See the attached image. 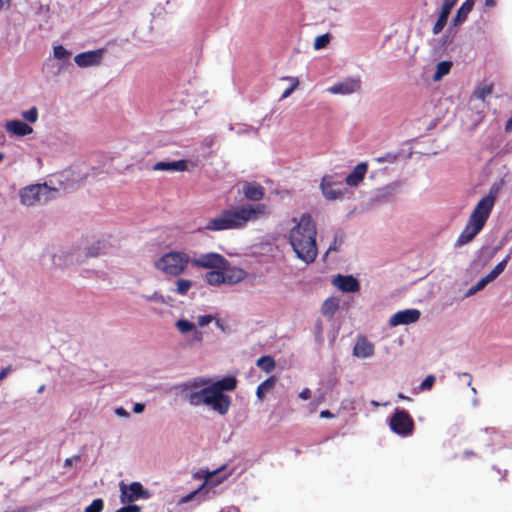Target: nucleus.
<instances>
[{
  "label": "nucleus",
  "instance_id": "12",
  "mask_svg": "<svg viewBox=\"0 0 512 512\" xmlns=\"http://www.w3.org/2000/svg\"><path fill=\"white\" fill-rule=\"evenodd\" d=\"M361 89V80L360 78H347L341 82L335 83L331 87H329L328 91L331 94H352L354 92H358Z\"/></svg>",
  "mask_w": 512,
  "mask_h": 512
},
{
  "label": "nucleus",
  "instance_id": "10",
  "mask_svg": "<svg viewBox=\"0 0 512 512\" xmlns=\"http://www.w3.org/2000/svg\"><path fill=\"white\" fill-rule=\"evenodd\" d=\"M191 264L197 268L220 269L227 264V259L219 253L209 252L199 257L192 258Z\"/></svg>",
  "mask_w": 512,
  "mask_h": 512
},
{
  "label": "nucleus",
  "instance_id": "3",
  "mask_svg": "<svg viewBox=\"0 0 512 512\" xmlns=\"http://www.w3.org/2000/svg\"><path fill=\"white\" fill-rule=\"evenodd\" d=\"M267 213L268 206L264 203L246 204L233 209H224L217 217L210 219L204 229L214 232L241 229L248 222L256 221Z\"/></svg>",
  "mask_w": 512,
  "mask_h": 512
},
{
  "label": "nucleus",
  "instance_id": "30",
  "mask_svg": "<svg viewBox=\"0 0 512 512\" xmlns=\"http://www.w3.org/2000/svg\"><path fill=\"white\" fill-rule=\"evenodd\" d=\"M175 284H176V288L174 291H175V293H177L179 295H186L187 292L193 286V282L191 280L183 279V278L177 279Z\"/></svg>",
  "mask_w": 512,
  "mask_h": 512
},
{
  "label": "nucleus",
  "instance_id": "44",
  "mask_svg": "<svg viewBox=\"0 0 512 512\" xmlns=\"http://www.w3.org/2000/svg\"><path fill=\"white\" fill-rule=\"evenodd\" d=\"M456 2L457 0H443L441 8L451 11L452 8L455 6Z\"/></svg>",
  "mask_w": 512,
  "mask_h": 512
},
{
  "label": "nucleus",
  "instance_id": "60",
  "mask_svg": "<svg viewBox=\"0 0 512 512\" xmlns=\"http://www.w3.org/2000/svg\"><path fill=\"white\" fill-rule=\"evenodd\" d=\"M478 292V289H476V286H472L469 291H468V295H472L474 293Z\"/></svg>",
  "mask_w": 512,
  "mask_h": 512
},
{
  "label": "nucleus",
  "instance_id": "51",
  "mask_svg": "<svg viewBox=\"0 0 512 512\" xmlns=\"http://www.w3.org/2000/svg\"><path fill=\"white\" fill-rule=\"evenodd\" d=\"M144 408H145L144 404H142V403H136V404L134 405V407H133V411H134L135 413H141V412H143V411H144Z\"/></svg>",
  "mask_w": 512,
  "mask_h": 512
},
{
  "label": "nucleus",
  "instance_id": "17",
  "mask_svg": "<svg viewBox=\"0 0 512 512\" xmlns=\"http://www.w3.org/2000/svg\"><path fill=\"white\" fill-rule=\"evenodd\" d=\"M368 165L365 162L359 163L354 169L346 176L345 182L348 186L355 187L364 179L367 173Z\"/></svg>",
  "mask_w": 512,
  "mask_h": 512
},
{
  "label": "nucleus",
  "instance_id": "5",
  "mask_svg": "<svg viewBox=\"0 0 512 512\" xmlns=\"http://www.w3.org/2000/svg\"><path fill=\"white\" fill-rule=\"evenodd\" d=\"M191 258L188 254L179 251H170L155 261L154 266L165 275L177 277L184 273Z\"/></svg>",
  "mask_w": 512,
  "mask_h": 512
},
{
  "label": "nucleus",
  "instance_id": "27",
  "mask_svg": "<svg viewBox=\"0 0 512 512\" xmlns=\"http://www.w3.org/2000/svg\"><path fill=\"white\" fill-rule=\"evenodd\" d=\"M256 365L265 373H271L276 367V362L273 357L265 355L256 361Z\"/></svg>",
  "mask_w": 512,
  "mask_h": 512
},
{
  "label": "nucleus",
  "instance_id": "11",
  "mask_svg": "<svg viewBox=\"0 0 512 512\" xmlns=\"http://www.w3.org/2000/svg\"><path fill=\"white\" fill-rule=\"evenodd\" d=\"M421 312L418 309H405L393 314L389 320L391 326L407 325L417 322Z\"/></svg>",
  "mask_w": 512,
  "mask_h": 512
},
{
  "label": "nucleus",
  "instance_id": "36",
  "mask_svg": "<svg viewBox=\"0 0 512 512\" xmlns=\"http://www.w3.org/2000/svg\"><path fill=\"white\" fill-rule=\"evenodd\" d=\"M329 42H330V35L328 33L319 35L316 37V39L314 41V48L316 50L323 49L329 44Z\"/></svg>",
  "mask_w": 512,
  "mask_h": 512
},
{
  "label": "nucleus",
  "instance_id": "53",
  "mask_svg": "<svg viewBox=\"0 0 512 512\" xmlns=\"http://www.w3.org/2000/svg\"><path fill=\"white\" fill-rule=\"evenodd\" d=\"M505 132L506 133L512 132V116L508 119V121L505 124Z\"/></svg>",
  "mask_w": 512,
  "mask_h": 512
},
{
  "label": "nucleus",
  "instance_id": "61",
  "mask_svg": "<svg viewBox=\"0 0 512 512\" xmlns=\"http://www.w3.org/2000/svg\"><path fill=\"white\" fill-rule=\"evenodd\" d=\"M195 338L198 340V341H201L202 339V333L200 331H195Z\"/></svg>",
  "mask_w": 512,
  "mask_h": 512
},
{
  "label": "nucleus",
  "instance_id": "8",
  "mask_svg": "<svg viewBox=\"0 0 512 512\" xmlns=\"http://www.w3.org/2000/svg\"><path fill=\"white\" fill-rule=\"evenodd\" d=\"M320 189L323 196L329 201L343 198L346 192L342 180L338 179L336 175L323 176L320 183Z\"/></svg>",
  "mask_w": 512,
  "mask_h": 512
},
{
  "label": "nucleus",
  "instance_id": "19",
  "mask_svg": "<svg viewBox=\"0 0 512 512\" xmlns=\"http://www.w3.org/2000/svg\"><path fill=\"white\" fill-rule=\"evenodd\" d=\"M353 354L359 358H368L374 354V345L366 337H358Z\"/></svg>",
  "mask_w": 512,
  "mask_h": 512
},
{
  "label": "nucleus",
  "instance_id": "2",
  "mask_svg": "<svg viewBox=\"0 0 512 512\" xmlns=\"http://www.w3.org/2000/svg\"><path fill=\"white\" fill-rule=\"evenodd\" d=\"M209 380L196 378L180 385L185 400L192 406L207 405L220 415L228 413L231 398L214 390L209 385Z\"/></svg>",
  "mask_w": 512,
  "mask_h": 512
},
{
  "label": "nucleus",
  "instance_id": "52",
  "mask_svg": "<svg viewBox=\"0 0 512 512\" xmlns=\"http://www.w3.org/2000/svg\"><path fill=\"white\" fill-rule=\"evenodd\" d=\"M320 417L321 418H333L334 414L331 413L329 410H323L320 412Z\"/></svg>",
  "mask_w": 512,
  "mask_h": 512
},
{
  "label": "nucleus",
  "instance_id": "21",
  "mask_svg": "<svg viewBox=\"0 0 512 512\" xmlns=\"http://www.w3.org/2000/svg\"><path fill=\"white\" fill-rule=\"evenodd\" d=\"M243 193L251 201H260L264 197V188L259 184L246 183L243 186Z\"/></svg>",
  "mask_w": 512,
  "mask_h": 512
},
{
  "label": "nucleus",
  "instance_id": "58",
  "mask_svg": "<svg viewBox=\"0 0 512 512\" xmlns=\"http://www.w3.org/2000/svg\"><path fill=\"white\" fill-rule=\"evenodd\" d=\"M398 398L401 399V400L411 401V398L408 397V396H405L403 393H399L398 394Z\"/></svg>",
  "mask_w": 512,
  "mask_h": 512
},
{
  "label": "nucleus",
  "instance_id": "39",
  "mask_svg": "<svg viewBox=\"0 0 512 512\" xmlns=\"http://www.w3.org/2000/svg\"><path fill=\"white\" fill-rule=\"evenodd\" d=\"M436 381V378L435 376L433 375H428L424 380L423 382L420 384V389L422 391H426V390H429L432 388V386L434 385Z\"/></svg>",
  "mask_w": 512,
  "mask_h": 512
},
{
  "label": "nucleus",
  "instance_id": "48",
  "mask_svg": "<svg viewBox=\"0 0 512 512\" xmlns=\"http://www.w3.org/2000/svg\"><path fill=\"white\" fill-rule=\"evenodd\" d=\"M487 284H489V282L486 280L485 277L481 278L476 284V289H478V291L482 290Z\"/></svg>",
  "mask_w": 512,
  "mask_h": 512
},
{
  "label": "nucleus",
  "instance_id": "18",
  "mask_svg": "<svg viewBox=\"0 0 512 512\" xmlns=\"http://www.w3.org/2000/svg\"><path fill=\"white\" fill-rule=\"evenodd\" d=\"M5 129L7 132L18 136H26L33 132V128L20 120H10L5 123Z\"/></svg>",
  "mask_w": 512,
  "mask_h": 512
},
{
  "label": "nucleus",
  "instance_id": "40",
  "mask_svg": "<svg viewBox=\"0 0 512 512\" xmlns=\"http://www.w3.org/2000/svg\"><path fill=\"white\" fill-rule=\"evenodd\" d=\"M103 244L98 241L95 246L88 249L87 255L90 257L99 256L102 253Z\"/></svg>",
  "mask_w": 512,
  "mask_h": 512
},
{
  "label": "nucleus",
  "instance_id": "63",
  "mask_svg": "<svg viewBox=\"0 0 512 512\" xmlns=\"http://www.w3.org/2000/svg\"><path fill=\"white\" fill-rule=\"evenodd\" d=\"M4 159V155L0 152V162Z\"/></svg>",
  "mask_w": 512,
  "mask_h": 512
},
{
  "label": "nucleus",
  "instance_id": "42",
  "mask_svg": "<svg viewBox=\"0 0 512 512\" xmlns=\"http://www.w3.org/2000/svg\"><path fill=\"white\" fill-rule=\"evenodd\" d=\"M144 298L150 302H164L163 296L158 292H154L152 295L144 296Z\"/></svg>",
  "mask_w": 512,
  "mask_h": 512
},
{
  "label": "nucleus",
  "instance_id": "46",
  "mask_svg": "<svg viewBox=\"0 0 512 512\" xmlns=\"http://www.w3.org/2000/svg\"><path fill=\"white\" fill-rule=\"evenodd\" d=\"M500 274L493 268L486 276V280L490 283L494 281Z\"/></svg>",
  "mask_w": 512,
  "mask_h": 512
},
{
  "label": "nucleus",
  "instance_id": "41",
  "mask_svg": "<svg viewBox=\"0 0 512 512\" xmlns=\"http://www.w3.org/2000/svg\"><path fill=\"white\" fill-rule=\"evenodd\" d=\"M510 258H511V253H509V254H508V255H507V256H506V257H505L501 262H499V263L494 267V269H495L499 274H501V273L505 270V268H506V266H507V264H508V262H509Z\"/></svg>",
  "mask_w": 512,
  "mask_h": 512
},
{
  "label": "nucleus",
  "instance_id": "23",
  "mask_svg": "<svg viewBox=\"0 0 512 512\" xmlns=\"http://www.w3.org/2000/svg\"><path fill=\"white\" fill-rule=\"evenodd\" d=\"M209 386L220 393H224V391H233L237 386V380L234 377H224Z\"/></svg>",
  "mask_w": 512,
  "mask_h": 512
},
{
  "label": "nucleus",
  "instance_id": "7",
  "mask_svg": "<svg viewBox=\"0 0 512 512\" xmlns=\"http://www.w3.org/2000/svg\"><path fill=\"white\" fill-rule=\"evenodd\" d=\"M389 426L394 433L402 437L412 435L415 429L411 415L406 410L399 408H396L390 417Z\"/></svg>",
  "mask_w": 512,
  "mask_h": 512
},
{
  "label": "nucleus",
  "instance_id": "37",
  "mask_svg": "<svg viewBox=\"0 0 512 512\" xmlns=\"http://www.w3.org/2000/svg\"><path fill=\"white\" fill-rule=\"evenodd\" d=\"M22 117L30 123H35L38 120L37 108L34 106L30 108L28 111H23Z\"/></svg>",
  "mask_w": 512,
  "mask_h": 512
},
{
  "label": "nucleus",
  "instance_id": "1",
  "mask_svg": "<svg viewBox=\"0 0 512 512\" xmlns=\"http://www.w3.org/2000/svg\"><path fill=\"white\" fill-rule=\"evenodd\" d=\"M292 222L294 225L289 231V243L298 259L311 264L318 255L316 223L309 213L292 218Z\"/></svg>",
  "mask_w": 512,
  "mask_h": 512
},
{
  "label": "nucleus",
  "instance_id": "45",
  "mask_svg": "<svg viewBox=\"0 0 512 512\" xmlns=\"http://www.w3.org/2000/svg\"><path fill=\"white\" fill-rule=\"evenodd\" d=\"M500 274L493 268L486 276V280L490 283L494 281Z\"/></svg>",
  "mask_w": 512,
  "mask_h": 512
},
{
  "label": "nucleus",
  "instance_id": "9",
  "mask_svg": "<svg viewBox=\"0 0 512 512\" xmlns=\"http://www.w3.org/2000/svg\"><path fill=\"white\" fill-rule=\"evenodd\" d=\"M120 501L122 504L133 503L139 499H148L151 494L144 489L140 482H132L125 484L123 481L119 483Z\"/></svg>",
  "mask_w": 512,
  "mask_h": 512
},
{
  "label": "nucleus",
  "instance_id": "33",
  "mask_svg": "<svg viewBox=\"0 0 512 512\" xmlns=\"http://www.w3.org/2000/svg\"><path fill=\"white\" fill-rule=\"evenodd\" d=\"M176 327L181 333H187L195 329L194 323L186 320L180 319L176 322Z\"/></svg>",
  "mask_w": 512,
  "mask_h": 512
},
{
  "label": "nucleus",
  "instance_id": "64",
  "mask_svg": "<svg viewBox=\"0 0 512 512\" xmlns=\"http://www.w3.org/2000/svg\"><path fill=\"white\" fill-rule=\"evenodd\" d=\"M44 390V386H41L39 389H38V392H42Z\"/></svg>",
  "mask_w": 512,
  "mask_h": 512
},
{
  "label": "nucleus",
  "instance_id": "14",
  "mask_svg": "<svg viewBox=\"0 0 512 512\" xmlns=\"http://www.w3.org/2000/svg\"><path fill=\"white\" fill-rule=\"evenodd\" d=\"M332 283L339 290L346 293L358 292L360 289V284L358 280L352 275L339 274L333 279Z\"/></svg>",
  "mask_w": 512,
  "mask_h": 512
},
{
  "label": "nucleus",
  "instance_id": "55",
  "mask_svg": "<svg viewBox=\"0 0 512 512\" xmlns=\"http://www.w3.org/2000/svg\"><path fill=\"white\" fill-rule=\"evenodd\" d=\"M116 414L119 416H128L127 411L122 407L116 409Z\"/></svg>",
  "mask_w": 512,
  "mask_h": 512
},
{
  "label": "nucleus",
  "instance_id": "38",
  "mask_svg": "<svg viewBox=\"0 0 512 512\" xmlns=\"http://www.w3.org/2000/svg\"><path fill=\"white\" fill-rule=\"evenodd\" d=\"M104 508L103 500L98 498L94 499L92 503L85 508V512H101Z\"/></svg>",
  "mask_w": 512,
  "mask_h": 512
},
{
  "label": "nucleus",
  "instance_id": "43",
  "mask_svg": "<svg viewBox=\"0 0 512 512\" xmlns=\"http://www.w3.org/2000/svg\"><path fill=\"white\" fill-rule=\"evenodd\" d=\"M212 321L211 315H203L199 317L198 324L199 326L203 327L208 325Z\"/></svg>",
  "mask_w": 512,
  "mask_h": 512
},
{
  "label": "nucleus",
  "instance_id": "28",
  "mask_svg": "<svg viewBox=\"0 0 512 512\" xmlns=\"http://www.w3.org/2000/svg\"><path fill=\"white\" fill-rule=\"evenodd\" d=\"M450 13L451 11L441 8L438 19L432 28L434 35L439 34L444 29Z\"/></svg>",
  "mask_w": 512,
  "mask_h": 512
},
{
  "label": "nucleus",
  "instance_id": "15",
  "mask_svg": "<svg viewBox=\"0 0 512 512\" xmlns=\"http://www.w3.org/2000/svg\"><path fill=\"white\" fill-rule=\"evenodd\" d=\"M220 269L223 271L225 284H237L243 281L247 276V272L244 269L231 266L228 261L227 264H225L224 267H221Z\"/></svg>",
  "mask_w": 512,
  "mask_h": 512
},
{
  "label": "nucleus",
  "instance_id": "6",
  "mask_svg": "<svg viewBox=\"0 0 512 512\" xmlns=\"http://www.w3.org/2000/svg\"><path fill=\"white\" fill-rule=\"evenodd\" d=\"M57 192V189L50 188L46 184H34L20 191V200L25 206H33L40 202L49 201Z\"/></svg>",
  "mask_w": 512,
  "mask_h": 512
},
{
  "label": "nucleus",
  "instance_id": "26",
  "mask_svg": "<svg viewBox=\"0 0 512 512\" xmlns=\"http://www.w3.org/2000/svg\"><path fill=\"white\" fill-rule=\"evenodd\" d=\"M206 282L211 286H219L225 284L222 269H215L205 274Z\"/></svg>",
  "mask_w": 512,
  "mask_h": 512
},
{
  "label": "nucleus",
  "instance_id": "16",
  "mask_svg": "<svg viewBox=\"0 0 512 512\" xmlns=\"http://www.w3.org/2000/svg\"><path fill=\"white\" fill-rule=\"evenodd\" d=\"M216 474L217 471L207 472L205 475V482L195 491L183 496L178 503L185 504L192 501L206 487V485L216 486L219 484L222 479H215Z\"/></svg>",
  "mask_w": 512,
  "mask_h": 512
},
{
  "label": "nucleus",
  "instance_id": "50",
  "mask_svg": "<svg viewBox=\"0 0 512 512\" xmlns=\"http://www.w3.org/2000/svg\"><path fill=\"white\" fill-rule=\"evenodd\" d=\"M11 371V366L3 368L0 372V381L7 377L9 372Z\"/></svg>",
  "mask_w": 512,
  "mask_h": 512
},
{
  "label": "nucleus",
  "instance_id": "47",
  "mask_svg": "<svg viewBox=\"0 0 512 512\" xmlns=\"http://www.w3.org/2000/svg\"><path fill=\"white\" fill-rule=\"evenodd\" d=\"M299 397L303 400H308L311 397V390L309 388H304L300 393Z\"/></svg>",
  "mask_w": 512,
  "mask_h": 512
},
{
  "label": "nucleus",
  "instance_id": "22",
  "mask_svg": "<svg viewBox=\"0 0 512 512\" xmlns=\"http://www.w3.org/2000/svg\"><path fill=\"white\" fill-rule=\"evenodd\" d=\"M474 6V0H465V2L459 7L455 17L453 18V25L459 26L464 23L468 17V14L472 11Z\"/></svg>",
  "mask_w": 512,
  "mask_h": 512
},
{
  "label": "nucleus",
  "instance_id": "4",
  "mask_svg": "<svg viewBox=\"0 0 512 512\" xmlns=\"http://www.w3.org/2000/svg\"><path fill=\"white\" fill-rule=\"evenodd\" d=\"M496 201V192L493 188L481 198L473 209L469 219L458 236L455 245L461 247L471 242L485 226Z\"/></svg>",
  "mask_w": 512,
  "mask_h": 512
},
{
  "label": "nucleus",
  "instance_id": "31",
  "mask_svg": "<svg viewBox=\"0 0 512 512\" xmlns=\"http://www.w3.org/2000/svg\"><path fill=\"white\" fill-rule=\"evenodd\" d=\"M493 88H494L493 84H487V85H483V86L477 87L473 91V95L477 99L484 101L487 96L492 94Z\"/></svg>",
  "mask_w": 512,
  "mask_h": 512
},
{
  "label": "nucleus",
  "instance_id": "25",
  "mask_svg": "<svg viewBox=\"0 0 512 512\" xmlns=\"http://www.w3.org/2000/svg\"><path fill=\"white\" fill-rule=\"evenodd\" d=\"M276 381L277 379L275 376H270L269 378H267L265 381L258 385L256 395L259 400H263L266 393L274 388Z\"/></svg>",
  "mask_w": 512,
  "mask_h": 512
},
{
  "label": "nucleus",
  "instance_id": "13",
  "mask_svg": "<svg viewBox=\"0 0 512 512\" xmlns=\"http://www.w3.org/2000/svg\"><path fill=\"white\" fill-rule=\"evenodd\" d=\"M103 49L91 50L77 54L74 61L79 67H90L99 65L103 58Z\"/></svg>",
  "mask_w": 512,
  "mask_h": 512
},
{
  "label": "nucleus",
  "instance_id": "57",
  "mask_svg": "<svg viewBox=\"0 0 512 512\" xmlns=\"http://www.w3.org/2000/svg\"><path fill=\"white\" fill-rule=\"evenodd\" d=\"M10 0H0V10L4 8L6 5H9Z\"/></svg>",
  "mask_w": 512,
  "mask_h": 512
},
{
  "label": "nucleus",
  "instance_id": "34",
  "mask_svg": "<svg viewBox=\"0 0 512 512\" xmlns=\"http://www.w3.org/2000/svg\"><path fill=\"white\" fill-rule=\"evenodd\" d=\"M53 55L58 60H67L70 57V52L62 45H57L53 49Z\"/></svg>",
  "mask_w": 512,
  "mask_h": 512
},
{
  "label": "nucleus",
  "instance_id": "35",
  "mask_svg": "<svg viewBox=\"0 0 512 512\" xmlns=\"http://www.w3.org/2000/svg\"><path fill=\"white\" fill-rule=\"evenodd\" d=\"M284 79L291 81V85L282 93L281 99L289 97L299 85V80L296 77H285Z\"/></svg>",
  "mask_w": 512,
  "mask_h": 512
},
{
  "label": "nucleus",
  "instance_id": "56",
  "mask_svg": "<svg viewBox=\"0 0 512 512\" xmlns=\"http://www.w3.org/2000/svg\"><path fill=\"white\" fill-rule=\"evenodd\" d=\"M496 5V0H485L486 7H494Z\"/></svg>",
  "mask_w": 512,
  "mask_h": 512
},
{
  "label": "nucleus",
  "instance_id": "54",
  "mask_svg": "<svg viewBox=\"0 0 512 512\" xmlns=\"http://www.w3.org/2000/svg\"><path fill=\"white\" fill-rule=\"evenodd\" d=\"M128 509H130V512H141V507L136 504H129Z\"/></svg>",
  "mask_w": 512,
  "mask_h": 512
},
{
  "label": "nucleus",
  "instance_id": "20",
  "mask_svg": "<svg viewBox=\"0 0 512 512\" xmlns=\"http://www.w3.org/2000/svg\"><path fill=\"white\" fill-rule=\"evenodd\" d=\"M154 171H178L183 172L188 169L186 160H178L172 162L159 161L152 167Z\"/></svg>",
  "mask_w": 512,
  "mask_h": 512
},
{
  "label": "nucleus",
  "instance_id": "24",
  "mask_svg": "<svg viewBox=\"0 0 512 512\" xmlns=\"http://www.w3.org/2000/svg\"><path fill=\"white\" fill-rule=\"evenodd\" d=\"M338 309L339 299L336 297H329L323 302L321 306V313L328 319H332Z\"/></svg>",
  "mask_w": 512,
  "mask_h": 512
},
{
  "label": "nucleus",
  "instance_id": "49",
  "mask_svg": "<svg viewBox=\"0 0 512 512\" xmlns=\"http://www.w3.org/2000/svg\"><path fill=\"white\" fill-rule=\"evenodd\" d=\"M11 371V366L3 368L0 372V381L7 377L9 372Z\"/></svg>",
  "mask_w": 512,
  "mask_h": 512
},
{
  "label": "nucleus",
  "instance_id": "62",
  "mask_svg": "<svg viewBox=\"0 0 512 512\" xmlns=\"http://www.w3.org/2000/svg\"><path fill=\"white\" fill-rule=\"evenodd\" d=\"M71 465H72V459H71V458H67V459L65 460V466H66V467H69V466H71Z\"/></svg>",
  "mask_w": 512,
  "mask_h": 512
},
{
  "label": "nucleus",
  "instance_id": "29",
  "mask_svg": "<svg viewBox=\"0 0 512 512\" xmlns=\"http://www.w3.org/2000/svg\"><path fill=\"white\" fill-rule=\"evenodd\" d=\"M451 67L452 63L449 61H442L438 63L433 79L435 81L440 80L443 76L447 75L450 72Z\"/></svg>",
  "mask_w": 512,
  "mask_h": 512
},
{
  "label": "nucleus",
  "instance_id": "32",
  "mask_svg": "<svg viewBox=\"0 0 512 512\" xmlns=\"http://www.w3.org/2000/svg\"><path fill=\"white\" fill-rule=\"evenodd\" d=\"M344 238L345 237H344L343 233L336 234L334 236L333 242L328 247V250H327L326 254H328L330 252H338L340 250L341 245L344 242Z\"/></svg>",
  "mask_w": 512,
  "mask_h": 512
},
{
  "label": "nucleus",
  "instance_id": "59",
  "mask_svg": "<svg viewBox=\"0 0 512 512\" xmlns=\"http://www.w3.org/2000/svg\"><path fill=\"white\" fill-rule=\"evenodd\" d=\"M115 512H130V509H128V505L121 507L117 509Z\"/></svg>",
  "mask_w": 512,
  "mask_h": 512
}]
</instances>
